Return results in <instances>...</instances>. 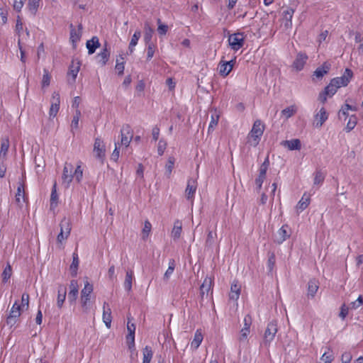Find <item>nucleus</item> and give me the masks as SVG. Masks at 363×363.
<instances>
[{
    "instance_id": "obj_20",
    "label": "nucleus",
    "mask_w": 363,
    "mask_h": 363,
    "mask_svg": "<svg viewBox=\"0 0 363 363\" xmlns=\"http://www.w3.org/2000/svg\"><path fill=\"white\" fill-rule=\"evenodd\" d=\"M240 291L241 285L237 281H234L230 286V291L229 293L230 300L236 301L240 297Z\"/></svg>"
},
{
    "instance_id": "obj_9",
    "label": "nucleus",
    "mask_w": 363,
    "mask_h": 363,
    "mask_svg": "<svg viewBox=\"0 0 363 363\" xmlns=\"http://www.w3.org/2000/svg\"><path fill=\"white\" fill-rule=\"evenodd\" d=\"M244 325L242 328L240 330V336H239V342L241 343H245L247 340L248 335L250 334V328L252 324V318L250 315H247L245 316L244 320Z\"/></svg>"
},
{
    "instance_id": "obj_39",
    "label": "nucleus",
    "mask_w": 363,
    "mask_h": 363,
    "mask_svg": "<svg viewBox=\"0 0 363 363\" xmlns=\"http://www.w3.org/2000/svg\"><path fill=\"white\" fill-rule=\"evenodd\" d=\"M110 56V51L106 48V47L98 55L99 62L101 64V65H105L108 62Z\"/></svg>"
},
{
    "instance_id": "obj_23",
    "label": "nucleus",
    "mask_w": 363,
    "mask_h": 363,
    "mask_svg": "<svg viewBox=\"0 0 363 363\" xmlns=\"http://www.w3.org/2000/svg\"><path fill=\"white\" fill-rule=\"evenodd\" d=\"M308 59V56L303 53H298L296 56V60L294 62V68L297 71L301 70Z\"/></svg>"
},
{
    "instance_id": "obj_38",
    "label": "nucleus",
    "mask_w": 363,
    "mask_h": 363,
    "mask_svg": "<svg viewBox=\"0 0 363 363\" xmlns=\"http://www.w3.org/2000/svg\"><path fill=\"white\" fill-rule=\"evenodd\" d=\"M71 32H70V40L73 44L77 43L80 38H81V29L82 26H79V29L77 30L76 29L72 28V26H71Z\"/></svg>"
},
{
    "instance_id": "obj_53",
    "label": "nucleus",
    "mask_w": 363,
    "mask_h": 363,
    "mask_svg": "<svg viewBox=\"0 0 363 363\" xmlns=\"http://www.w3.org/2000/svg\"><path fill=\"white\" fill-rule=\"evenodd\" d=\"M40 0H28V7L30 11L35 14L38 10L39 6V3Z\"/></svg>"
},
{
    "instance_id": "obj_19",
    "label": "nucleus",
    "mask_w": 363,
    "mask_h": 363,
    "mask_svg": "<svg viewBox=\"0 0 363 363\" xmlns=\"http://www.w3.org/2000/svg\"><path fill=\"white\" fill-rule=\"evenodd\" d=\"M103 322L106 325L108 328H110L111 326L112 322V316H111V310L106 302H104L103 304V315H102Z\"/></svg>"
},
{
    "instance_id": "obj_64",
    "label": "nucleus",
    "mask_w": 363,
    "mask_h": 363,
    "mask_svg": "<svg viewBox=\"0 0 363 363\" xmlns=\"http://www.w3.org/2000/svg\"><path fill=\"white\" fill-rule=\"evenodd\" d=\"M352 359V354L350 352H344L342 354V363H350Z\"/></svg>"
},
{
    "instance_id": "obj_58",
    "label": "nucleus",
    "mask_w": 363,
    "mask_h": 363,
    "mask_svg": "<svg viewBox=\"0 0 363 363\" xmlns=\"http://www.w3.org/2000/svg\"><path fill=\"white\" fill-rule=\"evenodd\" d=\"M157 31L160 35H165L168 30V26L165 24H162L160 19H157Z\"/></svg>"
},
{
    "instance_id": "obj_52",
    "label": "nucleus",
    "mask_w": 363,
    "mask_h": 363,
    "mask_svg": "<svg viewBox=\"0 0 363 363\" xmlns=\"http://www.w3.org/2000/svg\"><path fill=\"white\" fill-rule=\"evenodd\" d=\"M124 58L122 55L120 56V59H116V69L118 71L119 75H122L124 71Z\"/></svg>"
},
{
    "instance_id": "obj_41",
    "label": "nucleus",
    "mask_w": 363,
    "mask_h": 363,
    "mask_svg": "<svg viewBox=\"0 0 363 363\" xmlns=\"http://www.w3.org/2000/svg\"><path fill=\"white\" fill-rule=\"evenodd\" d=\"M266 173L267 171L264 167V168H259L258 177L255 180V184L259 189L262 188V183L266 178Z\"/></svg>"
},
{
    "instance_id": "obj_60",
    "label": "nucleus",
    "mask_w": 363,
    "mask_h": 363,
    "mask_svg": "<svg viewBox=\"0 0 363 363\" xmlns=\"http://www.w3.org/2000/svg\"><path fill=\"white\" fill-rule=\"evenodd\" d=\"M155 51V45L153 43L147 44V60H150L154 55Z\"/></svg>"
},
{
    "instance_id": "obj_12",
    "label": "nucleus",
    "mask_w": 363,
    "mask_h": 363,
    "mask_svg": "<svg viewBox=\"0 0 363 363\" xmlns=\"http://www.w3.org/2000/svg\"><path fill=\"white\" fill-rule=\"evenodd\" d=\"M291 235V229L288 225H282L277 232L274 241L278 244H281Z\"/></svg>"
},
{
    "instance_id": "obj_34",
    "label": "nucleus",
    "mask_w": 363,
    "mask_h": 363,
    "mask_svg": "<svg viewBox=\"0 0 363 363\" xmlns=\"http://www.w3.org/2000/svg\"><path fill=\"white\" fill-rule=\"evenodd\" d=\"M140 36L141 32L140 30H136L133 35L132 36V38L128 46V50L130 54H132L133 52L135 47L138 44V40L140 39Z\"/></svg>"
},
{
    "instance_id": "obj_45",
    "label": "nucleus",
    "mask_w": 363,
    "mask_h": 363,
    "mask_svg": "<svg viewBox=\"0 0 363 363\" xmlns=\"http://www.w3.org/2000/svg\"><path fill=\"white\" fill-rule=\"evenodd\" d=\"M334 357L333 352L330 349H328V350L325 351L320 357V363H331Z\"/></svg>"
},
{
    "instance_id": "obj_2",
    "label": "nucleus",
    "mask_w": 363,
    "mask_h": 363,
    "mask_svg": "<svg viewBox=\"0 0 363 363\" xmlns=\"http://www.w3.org/2000/svg\"><path fill=\"white\" fill-rule=\"evenodd\" d=\"M264 130V125L260 120H256L247 135V143L251 146L256 147L261 140Z\"/></svg>"
},
{
    "instance_id": "obj_4",
    "label": "nucleus",
    "mask_w": 363,
    "mask_h": 363,
    "mask_svg": "<svg viewBox=\"0 0 363 363\" xmlns=\"http://www.w3.org/2000/svg\"><path fill=\"white\" fill-rule=\"evenodd\" d=\"M60 233L57 236V243L59 248H63L65 241L71 233V225L67 218H64L60 223Z\"/></svg>"
},
{
    "instance_id": "obj_22",
    "label": "nucleus",
    "mask_w": 363,
    "mask_h": 363,
    "mask_svg": "<svg viewBox=\"0 0 363 363\" xmlns=\"http://www.w3.org/2000/svg\"><path fill=\"white\" fill-rule=\"evenodd\" d=\"M203 339V335L202 330L201 329L196 330V331L195 332L194 338H193L192 341L191 342V345H190L191 349H192L193 350H196L199 348V347L200 346V345L201 344Z\"/></svg>"
},
{
    "instance_id": "obj_46",
    "label": "nucleus",
    "mask_w": 363,
    "mask_h": 363,
    "mask_svg": "<svg viewBox=\"0 0 363 363\" xmlns=\"http://www.w3.org/2000/svg\"><path fill=\"white\" fill-rule=\"evenodd\" d=\"M174 268H175V262L174 259H170L169 262L168 269H167V271L165 272V273L164 274V277H163L164 280H165V281L169 280V279L170 278V277L172 276V274L174 272Z\"/></svg>"
},
{
    "instance_id": "obj_57",
    "label": "nucleus",
    "mask_w": 363,
    "mask_h": 363,
    "mask_svg": "<svg viewBox=\"0 0 363 363\" xmlns=\"http://www.w3.org/2000/svg\"><path fill=\"white\" fill-rule=\"evenodd\" d=\"M23 308L27 310L29 307V295L26 293L23 294L21 296V303L20 304Z\"/></svg>"
},
{
    "instance_id": "obj_59",
    "label": "nucleus",
    "mask_w": 363,
    "mask_h": 363,
    "mask_svg": "<svg viewBox=\"0 0 363 363\" xmlns=\"http://www.w3.org/2000/svg\"><path fill=\"white\" fill-rule=\"evenodd\" d=\"M50 76L48 74V72L45 70L44 74H43V79H42V83H41L42 87L43 88L48 87L50 85Z\"/></svg>"
},
{
    "instance_id": "obj_49",
    "label": "nucleus",
    "mask_w": 363,
    "mask_h": 363,
    "mask_svg": "<svg viewBox=\"0 0 363 363\" xmlns=\"http://www.w3.org/2000/svg\"><path fill=\"white\" fill-rule=\"evenodd\" d=\"M15 30H16V33H17V35H18V39L20 38L22 40L23 39V23H22L21 19L19 16H17Z\"/></svg>"
},
{
    "instance_id": "obj_10",
    "label": "nucleus",
    "mask_w": 363,
    "mask_h": 363,
    "mask_svg": "<svg viewBox=\"0 0 363 363\" xmlns=\"http://www.w3.org/2000/svg\"><path fill=\"white\" fill-rule=\"evenodd\" d=\"M352 76L353 73L352 70L350 69H346L342 77L334 78L331 80V82L334 84L335 86H336V87L340 88L342 86H347Z\"/></svg>"
},
{
    "instance_id": "obj_48",
    "label": "nucleus",
    "mask_w": 363,
    "mask_h": 363,
    "mask_svg": "<svg viewBox=\"0 0 363 363\" xmlns=\"http://www.w3.org/2000/svg\"><path fill=\"white\" fill-rule=\"evenodd\" d=\"M151 229H152L151 223H150V221L145 220L144 223L143 228L142 230V238L143 240H146L148 238V236L151 232Z\"/></svg>"
},
{
    "instance_id": "obj_6",
    "label": "nucleus",
    "mask_w": 363,
    "mask_h": 363,
    "mask_svg": "<svg viewBox=\"0 0 363 363\" xmlns=\"http://www.w3.org/2000/svg\"><path fill=\"white\" fill-rule=\"evenodd\" d=\"M228 40L231 49L238 51L244 45L245 35L242 33H235L230 35Z\"/></svg>"
},
{
    "instance_id": "obj_42",
    "label": "nucleus",
    "mask_w": 363,
    "mask_h": 363,
    "mask_svg": "<svg viewBox=\"0 0 363 363\" xmlns=\"http://www.w3.org/2000/svg\"><path fill=\"white\" fill-rule=\"evenodd\" d=\"M58 202V195L57 194L56 183L54 184L50 195V208H54L57 206Z\"/></svg>"
},
{
    "instance_id": "obj_31",
    "label": "nucleus",
    "mask_w": 363,
    "mask_h": 363,
    "mask_svg": "<svg viewBox=\"0 0 363 363\" xmlns=\"http://www.w3.org/2000/svg\"><path fill=\"white\" fill-rule=\"evenodd\" d=\"M66 288L63 286H60L58 288V294L57 298V305L59 308H62L66 298Z\"/></svg>"
},
{
    "instance_id": "obj_16",
    "label": "nucleus",
    "mask_w": 363,
    "mask_h": 363,
    "mask_svg": "<svg viewBox=\"0 0 363 363\" xmlns=\"http://www.w3.org/2000/svg\"><path fill=\"white\" fill-rule=\"evenodd\" d=\"M213 280V277H207L203 280V282L200 287V296L201 299L207 298L209 291H211Z\"/></svg>"
},
{
    "instance_id": "obj_29",
    "label": "nucleus",
    "mask_w": 363,
    "mask_h": 363,
    "mask_svg": "<svg viewBox=\"0 0 363 363\" xmlns=\"http://www.w3.org/2000/svg\"><path fill=\"white\" fill-rule=\"evenodd\" d=\"M281 145L284 147H287L289 150L301 149V141L298 139H293L291 140H284L281 143Z\"/></svg>"
},
{
    "instance_id": "obj_62",
    "label": "nucleus",
    "mask_w": 363,
    "mask_h": 363,
    "mask_svg": "<svg viewBox=\"0 0 363 363\" xmlns=\"http://www.w3.org/2000/svg\"><path fill=\"white\" fill-rule=\"evenodd\" d=\"M363 303V297L359 296L357 299L353 302H352L350 305V308L351 309H357L359 308Z\"/></svg>"
},
{
    "instance_id": "obj_3",
    "label": "nucleus",
    "mask_w": 363,
    "mask_h": 363,
    "mask_svg": "<svg viewBox=\"0 0 363 363\" xmlns=\"http://www.w3.org/2000/svg\"><path fill=\"white\" fill-rule=\"evenodd\" d=\"M94 286L87 280L84 284V287L81 291L80 301L83 313H87L89 311L91 303V295L93 292Z\"/></svg>"
},
{
    "instance_id": "obj_44",
    "label": "nucleus",
    "mask_w": 363,
    "mask_h": 363,
    "mask_svg": "<svg viewBox=\"0 0 363 363\" xmlns=\"http://www.w3.org/2000/svg\"><path fill=\"white\" fill-rule=\"evenodd\" d=\"M174 162H175V159L173 157H169L167 160V162L165 165V174L168 178H169L172 174V172L174 168Z\"/></svg>"
},
{
    "instance_id": "obj_32",
    "label": "nucleus",
    "mask_w": 363,
    "mask_h": 363,
    "mask_svg": "<svg viewBox=\"0 0 363 363\" xmlns=\"http://www.w3.org/2000/svg\"><path fill=\"white\" fill-rule=\"evenodd\" d=\"M133 279V270H128L125 274L124 280V288L126 291H130L132 289V283Z\"/></svg>"
},
{
    "instance_id": "obj_50",
    "label": "nucleus",
    "mask_w": 363,
    "mask_h": 363,
    "mask_svg": "<svg viewBox=\"0 0 363 363\" xmlns=\"http://www.w3.org/2000/svg\"><path fill=\"white\" fill-rule=\"evenodd\" d=\"M357 123V117L354 115H352L350 117L348 122L347 123V125L345 127L346 131L350 132L352 130H353L354 128L356 126Z\"/></svg>"
},
{
    "instance_id": "obj_54",
    "label": "nucleus",
    "mask_w": 363,
    "mask_h": 363,
    "mask_svg": "<svg viewBox=\"0 0 363 363\" xmlns=\"http://www.w3.org/2000/svg\"><path fill=\"white\" fill-rule=\"evenodd\" d=\"M325 179V175L323 172L320 171H316L315 173V177L313 179V184L315 185H320L321 184Z\"/></svg>"
},
{
    "instance_id": "obj_7",
    "label": "nucleus",
    "mask_w": 363,
    "mask_h": 363,
    "mask_svg": "<svg viewBox=\"0 0 363 363\" xmlns=\"http://www.w3.org/2000/svg\"><path fill=\"white\" fill-rule=\"evenodd\" d=\"M93 154L101 163L104 162L106 156V147L104 141L100 138H96L94 140Z\"/></svg>"
},
{
    "instance_id": "obj_15",
    "label": "nucleus",
    "mask_w": 363,
    "mask_h": 363,
    "mask_svg": "<svg viewBox=\"0 0 363 363\" xmlns=\"http://www.w3.org/2000/svg\"><path fill=\"white\" fill-rule=\"evenodd\" d=\"M121 145H124L125 147H128L133 138V133L129 125L123 126L121 129Z\"/></svg>"
},
{
    "instance_id": "obj_26",
    "label": "nucleus",
    "mask_w": 363,
    "mask_h": 363,
    "mask_svg": "<svg viewBox=\"0 0 363 363\" xmlns=\"http://www.w3.org/2000/svg\"><path fill=\"white\" fill-rule=\"evenodd\" d=\"M182 231V223L179 220H176L174 223V226L171 231L172 238L174 240H178L181 236Z\"/></svg>"
},
{
    "instance_id": "obj_33",
    "label": "nucleus",
    "mask_w": 363,
    "mask_h": 363,
    "mask_svg": "<svg viewBox=\"0 0 363 363\" xmlns=\"http://www.w3.org/2000/svg\"><path fill=\"white\" fill-rule=\"evenodd\" d=\"M99 46V39L96 37H93L91 40L86 42V48L89 54H93L96 49Z\"/></svg>"
},
{
    "instance_id": "obj_63",
    "label": "nucleus",
    "mask_w": 363,
    "mask_h": 363,
    "mask_svg": "<svg viewBox=\"0 0 363 363\" xmlns=\"http://www.w3.org/2000/svg\"><path fill=\"white\" fill-rule=\"evenodd\" d=\"M79 69V67L78 66V63H77L76 66H74V63H72V65L69 69V74L72 76L73 81H75Z\"/></svg>"
},
{
    "instance_id": "obj_36",
    "label": "nucleus",
    "mask_w": 363,
    "mask_h": 363,
    "mask_svg": "<svg viewBox=\"0 0 363 363\" xmlns=\"http://www.w3.org/2000/svg\"><path fill=\"white\" fill-rule=\"evenodd\" d=\"M330 69V65L327 63H324L321 67H318L314 72V76L317 78L323 77L325 74L328 73Z\"/></svg>"
},
{
    "instance_id": "obj_14",
    "label": "nucleus",
    "mask_w": 363,
    "mask_h": 363,
    "mask_svg": "<svg viewBox=\"0 0 363 363\" xmlns=\"http://www.w3.org/2000/svg\"><path fill=\"white\" fill-rule=\"evenodd\" d=\"M24 310L25 309L21 307L17 301H15L10 310L9 315L7 318V323L14 324L16 319L21 315V311Z\"/></svg>"
},
{
    "instance_id": "obj_56",
    "label": "nucleus",
    "mask_w": 363,
    "mask_h": 363,
    "mask_svg": "<svg viewBox=\"0 0 363 363\" xmlns=\"http://www.w3.org/2000/svg\"><path fill=\"white\" fill-rule=\"evenodd\" d=\"M337 89L338 88L336 87V86H335L334 84L330 81V83L329 84V85H328L325 87V92L326 93V94L331 96L336 93Z\"/></svg>"
},
{
    "instance_id": "obj_25",
    "label": "nucleus",
    "mask_w": 363,
    "mask_h": 363,
    "mask_svg": "<svg viewBox=\"0 0 363 363\" xmlns=\"http://www.w3.org/2000/svg\"><path fill=\"white\" fill-rule=\"evenodd\" d=\"M310 201V196L306 194H304L296 206L297 213H299L305 210L308 206Z\"/></svg>"
},
{
    "instance_id": "obj_43",
    "label": "nucleus",
    "mask_w": 363,
    "mask_h": 363,
    "mask_svg": "<svg viewBox=\"0 0 363 363\" xmlns=\"http://www.w3.org/2000/svg\"><path fill=\"white\" fill-rule=\"evenodd\" d=\"M143 363H150V361L152 358L153 352L152 349L146 346L143 351Z\"/></svg>"
},
{
    "instance_id": "obj_28",
    "label": "nucleus",
    "mask_w": 363,
    "mask_h": 363,
    "mask_svg": "<svg viewBox=\"0 0 363 363\" xmlns=\"http://www.w3.org/2000/svg\"><path fill=\"white\" fill-rule=\"evenodd\" d=\"M220 118V113L216 110L211 111V121L208 125V132L213 131L217 126Z\"/></svg>"
},
{
    "instance_id": "obj_24",
    "label": "nucleus",
    "mask_w": 363,
    "mask_h": 363,
    "mask_svg": "<svg viewBox=\"0 0 363 363\" xmlns=\"http://www.w3.org/2000/svg\"><path fill=\"white\" fill-rule=\"evenodd\" d=\"M16 202L17 205L21 207L26 201L25 198V189L24 185L23 184H19L17 188V192L16 194Z\"/></svg>"
},
{
    "instance_id": "obj_55",
    "label": "nucleus",
    "mask_w": 363,
    "mask_h": 363,
    "mask_svg": "<svg viewBox=\"0 0 363 363\" xmlns=\"http://www.w3.org/2000/svg\"><path fill=\"white\" fill-rule=\"evenodd\" d=\"M11 274H12L11 267L9 264H8L2 273L3 281L6 282L10 279Z\"/></svg>"
},
{
    "instance_id": "obj_61",
    "label": "nucleus",
    "mask_w": 363,
    "mask_h": 363,
    "mask_svg": "<svg viewBox=\"0 0 363 363\" xmlns=\"http://www.w3.org/2000/svg\"><path fill=\"white\" fill-rule=\"evenodd\" d=\"M167 147V143L165 140L161 139L157 145V152L160 155H162Z\"/></svg>"
},
{
    "instance_id": "obj_35",
    "label": "nucleus",
    "mask_w": 363,
    "mask_h": 363,
    "mask_svg": "<svg viewBox=\"0 0 363 363\" xmlns=\"http://www.w3.org/2000/svg\"><path fill=\"white\" fill-rule=\"evenodd\" d=\"M81 117V111L79 109H77L73 116V118L71 123V131L74 133V130L79 128V121Z\"/></svg>"
},
{
    "instance_id": "obj_30",
    "label": "nucleus",
    "mask_w": 363,
    "mask_h": 363,
    "mask_svg": "<svg viewBox=\"0 0 363 363\" xmlns=\"http://www.w3.org/2000/svg\"><path fill=\"white\" fill-rule=\"evenodd\" d=\"M9 148V138H2L1 140L0 160H4L6 159Z\"/></svg>"
},
{
    "instance_id": "obj_8",
    "label": "nucleus",
    "mask_w": 363,
    "mask_h": 363,
    "mask_svg": "<svg viewBox=\"0 0 363 363\" xmlns=\"http://www.w3.org/2000/svg\"><path fill=\"white\" fill-rule=\"evenodd\" d=\"M277 330V325L275 321H272L267 325L263 340V344L265 346L269 345L270 342L274 340Z\"/></svg>"
},
{
    "instance_id": "obj_37",
    "label": "nucleus",
    "mask_w": 363,
    "mask_h": 363,
    "mask_svg": "<svg viewBox=\"0 0 363 363\" xmlns=\"http://www.w3.org/2000/svg\"><path fill=\"white\" fill-rule=\"evenodd\" d=\"M297 111V108L296 106L292 105L281 111V116L284 117L286 119L289 118L292 116H294Z\"/></svg>"
},
{
    "instance_id": "obj_1",
    "label": "nucleus",
    "mask_w": 363,
    "mask_h": 363,
    "mask_svg": "<svg viewBox=\"0 0 363 363\" xmlns=\"http://www.w3.org/2000/svg\"><path fill=\"white\" fill-rule=\"evenodd\" d=\"M74 170V166L72 163L65 162L62 174V185L65 188L68 189L70 186L71 182L73 179L78 183H79L83 177V169L81 167V164H79L74 169V176L71 175Z\"/></svg>"
},
{
    "instance_id": "obj_51",
    "label": "nucleus",
    "mask_w": 363,
    "mask_h": 363,
    "mask_svg": "<svg viewBox=\"0 0 363 363\" xmlns=\"http://www.w3.org/2000/svg\"><path fill=\"white\" fill-rule=\"evenodd\" d=\"M145 33L144 35V40L145 41V43L147 44L151 43L150 41H151L154 30L147 24H145Z\"/></svg>"
},
{
    "instance_id": "obj_5",
    "label": "nucleus",
    "mask_w": 363,
    "mask_h": 363,
    "mask_svg": "<svg viewBox=\"0 0 363 363\" xmlns=\"http://www.w3.org/2000/svg\"><path fill=\"white\" fill-rule=\"evenodd\" d=\"M294 11L291 8H286L281 13L280 28L283 32H289L292 27V17Z\"/></svg>"
},
{
    "instance_id": "obj_47",
    "label": "nucleus",
    "mask_w": 363,
    "mask_h": 363,
    "mask_svg": "<svg viewBox=\"0 0 363 363\" xmlns=\"http://www.w3.org/2000/svg\"><path fill=\"white\" fill-rule=\"evenodd\" d=\"M357 111V108L356 106H352L348 104H345L344 106H342L341 109L339 111V116L343 115L345 117L348 116L347 111Z\"/></svg>"
},
{
    "instance_id": "obj_21",
    "label": "nucleus",
    "mask_w": 363,
    "mask_h": 363,
    "mask_svg": "<svg viewBox=\"0 0 363 363\" xmlns=\"http://www.w3.org/2000/svg\"><path fill=\"white\" fill-rule=\"evenodd\" d=\"M79 286L76 280H72L69 284V292L68 299L70 302H74L78 296Z\"/></svg>"
},
{
    "instance_id": "obj_13",
    "label": "nucleus",
    "mask_w": 363,
    "mask_h": 363,
    "mask_svg": "<svg viewBox=\"0 0 363 363\" xmlns=\"http://www.w3.org/2000/svg\"><path fill=\"white\" fill-rule=\"evenodd\" d=\"M328 118V113L324 107H321L320 110L314 115L313 125L320 128Z\"/></svg>"
},
{
    "instance_id": "obj_17",
    "label": "nucleus",
    "mask_w": 363,
    "mask_h": 363,
    "mask_svg": "<svg viewBox=\"0 0 363 363\" xmlns=\"http://www.w3.org/2000/svg\"><path fill=\"white\" fill-rule=\"evenodd\" d=\"M197 189V184L194 179H189L185 190V196L188 200L193 201Z\"/></svg>"
},
{
    "instance_id": "obj_11",
    "label": "nucleus",
    "mask_w": 363,
    "mask_h": 363,
    "mask_svg": "<svg viewBox=\"0 0 363 363\" xmlns=\"http://www.w3.org/2000/svg\"><path fill=\"white\" fill-rule=\"evenodd\" d=\"M60 96L58 92H53L50 100V108L49 110L50 118H55L60 109Z\"/></svg>"
},
{
    "instance_id": "obj_27",
    "label": "nucleus",
    "mask_w": 363,
    "mask_h": 363,
    "mask_svg": "<svg viewBox=\"0 0 363 363\" xmlns=\"http://www.w3.org/2000/svg\"><path fill=\"white\" fill-rule=\"evenodd\" d=\"M319 288V282L316 279H311L308 284V293L307 296L313 298L317 293Z\"/></svg>"
},
{
    "instance_id": "obj_40",
    "label": "nucleus",
    "mask_w": 363,
    "mask_h": 363,
    "mask_svg": "<svg viewBox=\"0 0 363 363\" xmlns=\"http://www.w3.org/2000/svg\"><path fill=\"white\" fill-rule=\"evenodd\" d=\"M79 266V258L77 253H73L72 255V262L70 265V271L72 276L75 277L77 273V269Z\"/></svg>"
},
{
    "instance_id": "obj_18",
    "label": "nucleus",
    "mask_w": 363,
    "mask_h": 363,
    "mask_svg": "<svg viewBox=\"0 0 363 363\" xmlns=\"http://www.w3.org/2000/svg\"><path fill=\"white\" fill-rule=\"evenodd\" d=\"M235 63V60H232L228 62H220L219 64V73L226 77L232 71Z\"/></svg>"
}]
</instances>
